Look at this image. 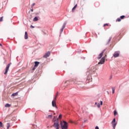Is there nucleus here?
<instances>
[{"label":"nucleus","mask_w":129,"mask_h":129,"mask_svg":"<svg viewBox=\"0 0 129 129\" xmlns=\"http://www.w3.org/2000/svg\"><path fill=\"white\" fill-rule=\"evenodd\" d=\"M96 70H97L96 66H93L91 67L90 71L87 72V75H88V76H89V75L95 74V73H96Z\"/></svg>","instance_id":"obj_1"},{"label":"nucleus","mask_w":129,"mask_h":129,"mask_svg":"<svg viewBox=\"0 0 129 129\" xmlns=\"http://www.w3.org/2000/svg\"><path fill=\"white\" fill-rule=\"evenodd\" d=\"M60 125L61 129H68V123L65 121H61Z\"/></svg>","instance_id":"obj_2"},{"label":"nucleus","mask_w":129,"mask_h":129,"mask_svg":"<svg viewBox=\"0 0 129 129\" xmlns=\"http://www.w3.org/2000/svg\"><path fill=\"white\" fill-rule=\"evenodd\" d=\"M115 121H116L115 118H114L113 120L111 122L113 129H115V126H116L117 123Z\"/></svg>","instance_id":"obj_3"},{"label":"nucleus","mask_w":129,"mask_h":129,"mask_svg":"<svg viewBox=\"0 0 129 129\" xmlns=\"http://www.w3.org/2000/svg\"><path fill=\"white\" fill-rule=\"evenodd\" d=\"M104 62H105V57H102L100 60V61L98 62V64H104Z\"/></svg>","instance_id":"obj_4"},{"label":"nucleus","mask_w":129,"mask_h":129,"mask_svg":"<svg viewBox=\"0 0 129 129\" xmlns=\"http://www.w3.org/2000/svg\"><path fill=\"white\" fill-rule=\"evenodd\" d=\"M10 66H11V64L10 63H9L7 67H6V70H5V72L4 73V74L6 75V74H7L8 73V72L9 71V69H10Z\"/></svg>","instance_id":"obj_5"},{"label":"nucleus","mask_w":129,"mask_h":129,"mask_svg":"<svg viewBox=\"0 0 129 129\" xmlns=\"http://www.w3.org/2000/svg\"><path fill=\"white\" fill-rule=\"evenodd\" d=\"M113 57H114V58H116L117 57H119V51H115L113 55Z\"/></svg>","instance_id":"obj_6"},{"label":"nucleus","mask_w":129,"mask_h":129,"mask_svg":"<svg viewBox=\"0 0 129 129\" xmlns=\"http://www.w3.org/2000/svg\"><path fill=\"white\" fill-rule=\"evenodd\" d=\"M51 53H50V51L47 52L44 55L43 58H48L49 56H50Z\"/></svg>","instance_id":"obj_7"},{"label":"nucleus","mask_w":129,"mask_h":129,"mask_svg":"<svg viewBox=\"0 0 129 129\" xmlns=\"http://www.w3.org/2000/svg\"><path fill=\"white\" fill-rule=\"evenodd\" d=\"M52 106L53 107H56L57 108V105H56V100L54 99L52 102Z\"/></svg>","instance_id":"obj_8"},{"label":"nucleus","mask_w":129,"mask_h":129,"mask_svg":"<svg viewBox=\"0 0 129 129\" xmlns=\"http://www.w3.org/2000/svg\"><path fill=\"white\" fill-rule=\"evenodd\" d=\"M106 49H104L103 51L99 55V57H98V59H101L102 56H103V52L106 51Z\"/></svg>","instance_id":"obj_9"},{"label":"nucleus","mask_w":129,"mask_h":129,"mask_svg":"<svg viewBox=\"0 0 129 129\" xmlns=\"http://www.w3.org/2000/svg\"><path fill=\"white\" fill-rule=\"evenodd\" d=\"M66 25L64 24L63 25L62 27L61 28V29H60V32L62 33V32H63L64 29H65V27H66Z\"/></svg>","instance_id":"obj_10"},{"label":"nucleus","mask_w":129,"mask_h":129,"mask_svg":"<svg viewBox=\"0 0 129 129\" xmlns=\"http://www.w3.org/2000/svg\"><path fill=\"white\" fill-rule=\"evenodd\" d=\"M34 63H35L34 67H37V66H39V64H40V62H39V61H35Z\"/></svg>","instance_id":"obj_11"},{"label":"nucleus","mask_w":129,"mask_h":129,"mask_svg":"<svg viewBox=\"0 0 129 129\" xmlns=\"http://www.w3.org/2000/svg\"><path fill=\"white\" fill-rule=\"evenodd\" d=\"M103 103V102H102V101H101L100 104L99 103L97 105V107H98V108H99V107H100V105H102Z\"/></svg>","instance_id":"obj_12"},{"label":"nucleus","mask_w":129,"mask_h":129,"mask_svg":"<svg viewBox=\"0 0 129 129\" xmlns=\"http://www.w3.org/2000/svg\"><path fill=\"white\" fill-rule=\"evenodd\" d=\"M37 21H39V19H38L37 17H35L34 19H33V22H37Z\"/></svg>","instance_id":"obj_13"},{"label":"nucleus","mask_w":129,"mask_h":129,"mask_svg":"<svg viewBox=\"0 0 129 129\" xmlns=\"http://www.w3.org/2000/svg\"><path fill=\"white\" fill-rule=\"evenodd\" d=\"M24 37H25V40H27V39H28V33H25Z\"/></svg>","instance_id":"obj_14"},{"label":"nucleus","mask_w":129,"mask_h":129,"mask_svg":"<svg viewBox=\"0 0 129 129\" xmlns=\"http://www.w3.org/2000/svg\"><path fill=\"white\" fill-rule=\"evenodd\" d=\"M59 94V93L57 92V93L55 94V97L54 98V100H56L57 99V97H58V95Z\"/></svg>","instance_id":"obj_15"},{"label":"nucleus","mask_w":129,"mask_h":129,"mask_svg":"<svg viewBox=\"0 0 129 129\" xmlns=\"http://www.w3.org/2000/svg\"><path fill=\"white\" fill-rule=\"evenodd\" d=\"M5 107H11V104L7 103L5 105Z\"/></svg>","instance_id":"obj_16"},{"label":"nucleus","mask_w":129,"mask_h":129,"mask_svg":"<svg viewBox=\"0 0 129 129\" xmlns=\"http://www.w3.org/2000/svg\"><path fill=\"white\" fill-rule=\"evenodd\" d=\"M76 8H77V4H76L74 7L72 9V12H74V10H75V9H76Z\"/></svg>","instance_id":"obj_17"},{"label":"nucleus","mask_w":129,"mask_h":129,"mask_svg":"<svg viewBox=\"0 0 129 129\" xmlns=\"http://www.w3.org/2000/svg\"><path fill=\"white\" fill-rule=\"evenodd\" d=\"M18 96V92L17 93H14L12 95V96Z\"/></svg>","instance_id":"obj_18"},{"label":"nucleus","mask_w":129,"mask_h":129,"mask_svg":"<svg viewBox=\"0 0 129 129\" xmlns=\"http://www.w3.org/2000/svg\"><path fill=\"white\" fill-rule=\"evenodd\" d=\"M124 18H125V16L123 15V16H120V19H121V20H123V19H124Z\"/></svg>","instance_id":"obj_19"},{"label":"nucleus","mask_w":129,"mask_h":129,"mask_svg":"<svg viewBox=\"0 0 129 129\" xmlns=\"http://www.w3.org/2000/svg\"><path fill=\"white\" fill-rule=\"evenodd\" d=\"M11 126V125L9 123H7V129L10 128V127Z\"/></svg>","instance_id":"obj_20"},{"label":"nucleus","mask_w":129,"mask_h":129,"mask_svg":"<svg viewBox=\"0 0 129 129\" xmlns=\"http://www.w3.org/2000/svg\"><path fill=\"white\" fill-rule=\"evenodd\" d=\"M120 21H121L120 18H117L116 20V22H120Z\"/></svg>","instance_id":"obj_21"},{"label":"nucleus","mask_w":129,"mask_h":129,"mask_svg":"<svg viewBox=\"0 0 129 129\" xmlns=\"http://www.w3.org/2000/svg\"><path fill=\"white\" fill-rule=\"evenodd\" d=\"M112 93H114V91L115 90V89L114 88H112Z\"/></svg>","instance_id":"obj_22"},{"label":"nucleus","mask_w":129,"mask_h":129,"mask_svg":"<svg viewBox=\"0 0 129 129\" xmlns=\"http://www.w3.org/2000/svg\"><path fill=\"white\" fill-rule=\"evenodd\" d=\"M52 117H53V116L52 115H49L48 116V118H52Z\"/></svg>","instance_id":"obj_23"},{"label":"nucleus","mask_w":129,"mask_h":129,"mask_svg":"<svg viewBox=\"0 0 129 129\" xmlns=\"http://www.w3.org/2000/svg\"><path fill=\"white\" fill-rule=\"evenodd\" d=\"M117 114V112H116V110H114V115H116Z\"/></svg>","instance_id":"obj_24"},{"label":"nucleus","mask_w":129,"mask_h":129,"mask_svg":"<svg viewBox=\"0 0 129 129\" xmlns=\"http://www.w3.org/2000/svg\"><path fill=\"white\" fill-rule=\"evenodd\" d=\"M3 20H4V17H2L0 18V22H3Z\"/></svg>","instance_id":"obj_25"},{"label":"nucleus","mask_w":129,"mask_h":129,"mask_svg":"<svg viewBox=\"0 0 129 129\" xmlns=\"http://www.w3.org/2000/svg\"><path fill=\"white\" fill-rule=\"evenodd\" d=\"M0 126L3 127V122H2V121H0Z\"/></svg>","instance_id":"obj_26"},{"label":"nucleus","mask_w":129,"mask_h":129,"mask_svg":"<svg viewBox=\"0 0 129 129\" xmlns=\"http://www.w3.org/2000/svg\"><path fill=\"white\" fill-rule=\"evenodd\" d=\"M106 26H108V24L106 23V24H105L103 25L104 27H106Z\"/></svg>","instance_id":"obj_27"},{"label":"nucleus","mask_w":129,"mask_h":129,"mask_svg":"<svg viewBox=\"0 0 129 129\" xmlns=\"http://www.w3.org/2000/svg\"><path fill=\"white\" fill-rule=\"evenodd\" d=\"M81 83V82H78L77 83H76V84H80Z\"/></svg>","instance_id":"obj_28"},{"label":"nucleus","mask_w":129,"mask_h":129,"mask_svg":"<svg viewBox=\"0 0 129 129\" xmlns=\"http://www.w3.org/2000/svg\"><path fill=\"white\" fill-rule=\"evenodd\" d=\"M62 117V115L61 114H60L59 115V118H61Z\"/></svg>","instance_id":"obj_29"},{"label":"nucleus","mask_w":129,"mask_h":129,"mask_svg":"<svg viewBox=\"0 0 129 129\" xmlns=\"http://www.w3.org/2000/svg\"><path fill=\"white\" fill-rule=\"evenodd\" d=\"M35 5H36V4L33 3V4L32 5V7H34V6H35Z\"/></svg>","instance_id":"obj_30"},{"label":"nucleus","mask_w":129,"mask_h":129,"mask_svg":"<svg viewBox=\"0 0 129 129\" xmlns=\"http://www.w3.org/2000/svg\"><path fill=\"white\" fill-rule=\"evenodd\" d=\"M110 41H111V38H110L109 39L108 42H110Z\"/></svg>","instance_id":"obj_31"},{"label":"nucleus","mask_w":129,"mask_h":129,"mask_svg":"<svg viewBox=\"0 0 129 129\" xmlns=\"http://www.w3.org/2000/svg\"><path fill=\"white\" fill-rule=\"evenodd\" d=\"M95 129H99V127H98V126H97L95 127Z\"/></svg>","instance_id":"obj_32"},{"label":"nucleus","mask_w":129,"mask_h":129,"mask_svg":"<svg viewBox=\"0 0 129 129\" xmlns=\"http://www.w3.org/2000/svg\"><path fill=\"white\" fill-rule=\"evenodd\" d=\"M31 28H34V27L33 26V25H31Z\"/></svg>","instance_id":"obj_33"},{"label":"nucleus","mask_w":129,"mask_h":129,"mask_svg":"<svg viewBox=\"0 0 129 129\" xmlns=\"http://www.w3.org/2000/svg\"><path fill=\"white\" fill-rule=\"evenodd\" d=\"M35 67H34V68H33V70H35Z\"/></svg>","instance_id":"obj_34"},{"label":"nucleus","mask_w":129,"mask_h":129,"mask_svg":"<svg viewBox=\"0 0 129 129\" xmlns=\"http://www.w3.org/2000/svg\"><path fill=\"white\" fill-rule=\"evenodd\" d=\"M69 122H71V123H72V121L70 120V121H69Z\"/></svg>","instance_id":"obj_35"},{"label":"nucleus","mask_w":129,"mask_h":129,"mask_svg":"<svg viewBox=\"0 0 129 129\" xmlns=\"http://www.w3.org/2000/svg\"><path fill=\"white\" fill-rule=\"evenodd\" d=\"M86 121H87V120H85L84 122H86Z\"/></svg>","instance_id":"obj_36"},{"label":"nucleus","mask_w":129,"mask_h":129,"mask_svg":"<svg viewBox=\"0 0 129 129\" xmlns=\"http://www.w3.org/2000/svg\"><path fill=\"white\" fill-rule=\"evenodd\" d=\"M0 46H3V45H2V44H1V43H0Z\"/></svg>","instance_id":"obj_37"},{"label":"nucleus","mask_w":129,"mask_h":129,"mask_svg":"<svg viewBox=\"0 0 129 129\" xmlns=\"http://www.w3.org/2000/svg\"><path fill=\"white\" fill-rule=\"evenodd\" d=\"M104 57H105H105H106V54H105V55Z\"/></svg>","instance_id":"obj_38"},{"label":"nucleus","mask_w":129,"mask_h":129,"mask_svg":"<svg viewBox=\"0 0 129 129\" xmlns=\"http://www.w3.org/2000/svg\"><path fill=\"white\" fill-rule=\"evenodd\" d=\"M31 12H33V9H31Z\"/></svg>","instance_id":"obj_39"},{"label":"nucleus","mask_w":129,"mask_h":129,"mask_svg":"<svg viewBox=\"0 0 129 129\" xmlns=\"http://www.w3.org/2000/svg\"><path fill=\"white\" fill-rule=\"evenodd\" d=\"M96 104H97V102H96V103H95V105H96Z\"/></svg>","instance_id":"obj_40"},{"label":"nucleus","mask_w":129,"mask_h":129,"mask_svg":"<svg viewBox=\"0 0 129 129\" xmlns=\"http://www.w3.org/2000/svg\"><path fill=\"white\" fill-rule=\"evenodd\" d=\"M25 33H27V32H25Z\"/></svg>","instance_id":"obj_41"}]
</instances>
